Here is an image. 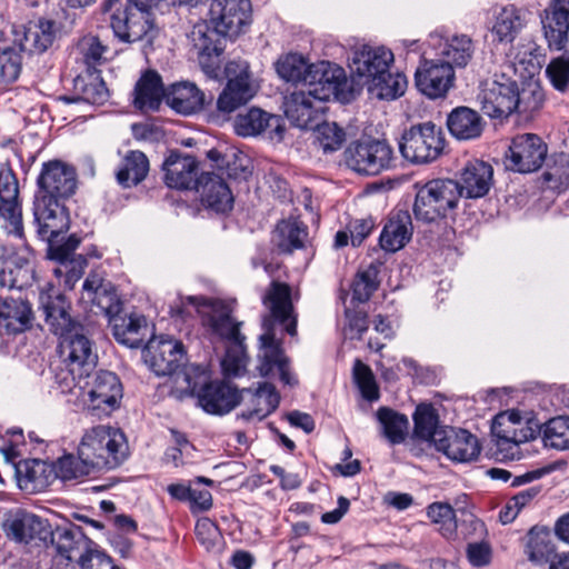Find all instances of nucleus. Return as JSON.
<instances>
[{
    "mask_svg": "<svg viewBox=\"0 0 569 569\" xmlns=\"http://www.w3.org/2000/svg\"><path fill=\"white\" fill-rule=\"evenodd\" d=\"M37 186L39 190L33 200V221L39 238L52 243L70 227L69 212L60 200L76 193L78 186L76 168L61 160L43 162L37 178Z\"/></svg>",
    "mask_w": 569,
    "mask_h": 569,
    "instance_id": "obj_1",
    "label": "nucleus"
},
{
    "mask_svg": "<svg viewBox=\"0 0 569 569\" xmlns=\"http://www.w3.org/2000/svg\"><path fill=\"white\" fill-rule=\"evenodd\" d=\"M262 302L269 313L263 316L262 330L259 337V372L268 377L274 368L278 369L282 383L293 387L298 379L291 373L289 359L284 356L281 341L276 338L274 327L282 325L291 337L297 335V317L293 316L291 289L287 283L272 281Z\"/></svg>",
    "mask_w": 569,
    "mask_h": 569,
    "instance_id": "obj_2",
    "label": "nucleus"
},
{
    "mask_svg": "<svg viewBox=\"0 0 569 569\" xmlns=\"http://www.w3.org/2000/svg\"><path fill=\"white\" fill-rule=\"evenodd\" d=\"M278 76L286 82L316 86L313 94L322 99H337L346 84L345 70L329 61L309 63L299 53H287L276 62Z\"/></svg>",
    "mask_w": 569,
    "mask_h": 569,
    "instance_id": "obj_3",
    "label": "nucleus"
},
{
    "mask_svg": "<svg viewBox=\"0 0 569 569\" xmlns=\"http://www.w3.org/2000/svg\"><path fill=\"white\" fill-rule=\"evenodd\" d=\"M200 0H127L110 16L114 37L124 43L142 40L153 28L151 9L164 11L176 6H194Z\"/></svg>",
    "mask_w": 569,
    "mask_h": 569,
    "instance_id": "obj_4",
    "label": "nucleus"
},
{
    "mask_svg": "<svg viewBox=\"0 0 569 569\" xmlns=\"http://www.w3.org/2000/svg\"><path fill=\"white\" fill-rule=\"evenodd\" d=\"M79 451L97 469H114L127 460L129 446L120 429L100 425L86 430Z\"/></svg>",
    "mask_w": 569,
    "mask_h": 569,
    "instance_id": "obj_5",
    "label": "nucleus"
},
{
    "mask_svg": "<svg viewBox=\"0 0 569 569\" xmlns=\"http://www.w3.org/2000/svg\"><path fill=\"white\" fill-rule=\"evenodd\" d=\"M417 189L412 211L417 221L432 223L455 211L460 199V189L452 179H433Z\"/></svg>",
    "mask_w": 569,
    "mask_h": 569,
    "instance_id": "obj_6",
    "label": "nucleus"
},
{
    "mask_svg": "<svg viewBox=\"0 0 569 569\" xmlns=\"http://www.w3.org/2000/svg\"><path fill=\"white\" fill-rule=\"evenodd\" d=\"M143 360L157 376H176V381L182 379L187 383V393H192L196 383L187 371L179 369L184 362L182 342L171 338H152L144 345Z\"/></svg>",
    "mask_w": 569,
    "mask_h": 569,
    "instance_id": "obj_7",
    "label": "nucleus"
},
{
    "mask_svg": "<svg viewBox=\"0 0 569 569\" xmlns=\"http://www.w3.org/2000/svg\"><path fill=\"white\" fill-rule=\"evenodd\" d=\"M343 156L346 166L360 176H377L393 166V150L385 140L368 138L353 141Z\"/></svg>",
    "mask_w": 569,
    "mask_h": 569,
    "instance_id": "obj_8",
    "label": "nucleus"
},
{
    "mask_svg": "<svg viewBox=\"0 0 569 569\" xmlns=\"http://www.w3.org/2000/svg\"><path fill=\"white\" fill-rule=\"evenodd\" d=\"M443 148V133L432 122L411 126L399 142L402 157L412 163L432 162L442 153Z\"/></svg>",
    "mask_w": 569,
    "mask_h": 569,
    "instance_id": "obj_9",
    "label": "nucleus"
},
{
    "mask_svg": "<svg viewBox=\"0 0 569 569\" xmlns=\"http://www.w3.org/2000/svg\"><path fill=\"white\" fill-rule=\"evenodd\" d=\"M519 80L501 69L478 97L481 111L490 118H507L517 109L515 103Z\"/></svg>",
    "mask_w": 569,
    "mask_h": 569,
    "instance_id": "obj_10",
    "label": "nucleus"
},
{
    "mask_svg": "<svg viewBox=\"0 0 569 569\" xmlns=\"http://www.w3.org/2000/svg\"><path fill=\"white\" fill-rule=\"evenodd\" d=\"M228 79L217 100V108L222 113H231L248 103L256 91L250 81L249 64L246 61H230L224 68Z\"/></svg>",
    "mask_w": 569,
    "mask_h": 569,
    "instance_id": "obj_11",
    "label": "nucleus"
},
{
    "mask_svg": "<svg viewBox=\"0 0 569 569\" xmlns=\"http://www.w3.org/2000/svg\"><path fill=\"white\" fill-rule=\"evenodd\" d=\"M547 143L535 133L517 134L509 146L506 167L515 172L530 173L539 170L547 157Z\"/></svg>",
    "mask_w": 569,
    "mask_h": 569,
    "instance_id": "obj_12",
    "label": "nucleus"
},
{
    "mask_svg": "<svg viewBox=\"0 0 569 569\" xmlns=\"http://www.w3.org/2000/svg\"><path fill=\"white\" fill-rule=\"evenodd\" d=\"M210 21L224 37L238 38L251 23L250 0H212Z\"/></svg>",
    "mask_w": 569,
    "mask_h": 569,
    "instance_id": "obj_13",
    "label": "nucleus"
},
{
    "mask_svg": "<svg viewBox=\"0 0 569 569\" xmlns=\"http://www.w3.org/2000/svg\"><path fill=\"white\" fill-rule=\"evenodd\" d=\"M122 395V385L118 376L110 371H100L88 391L86 408L96 418L108 417L119 408Z\"/></svg>",
    "mask_w": 569,
    "mask_h": 569,
    "instance_id": "obj_14",
    "label": "nucleus"
},
{
    "mask_svg": "<svg viewBox=\"0 0 569 569\" xmlns=\"http://www.w3.org/2000/svg\"><path fill=\"white\" fill-rule=\"evenodd\" d=\"M0 217L6 221L9 233L23 237L19 180L10 167L0 168Z\"/></svg>",
    "mask_w": 569,
    "mask_h": 569,
    "instance_id": "obj_15",
    "label": "nucleus"
},
{
    "mask_svg": "<svg viewBox=\"0 0 569 569\" xmlns=\"http://www.w3.org/2000/svg\"><path fill=\"white\" fill-rule=\"evenodd\" d=\"M214 26L197 23L190 32V40L199 56V62L206 73L217 76L224 51L226 39Z\"/></svg>",
    "mask_w": 569,
    "mask_h": 569,
    "instance_id": "obj_16",
    "label": "nucleus"
},
{
    "mask_svg": "<svg viewBox=\"0 0 569 569\" xmlns=\"http://www.w3.org/2000/svg\"><path fill=\"white\" fill-rule=\"evenodd\" d=\"M59 337L61 353L66 357L64 362L82 372H92L97 366L98 356L93 350L88 327L79 323L70 332Z\"/></svg>",
    "mask_w": 569,
    "mask_h": 569,
    "instance_id": "obj_17",
    "label": "nucleus"
},
{
    "mask_svg": "<svg viewBox=\"0 0 569 569\" xmlns=\"http://www.w3.org/2000/svg\"><path fill=\"white\" fill-rule=\"evenodd\" d=\"M39 310L49 330L58 337L80 323L71 316V302L53 286L40 291Z\"/></svg>",
    "mask_w": 569,
    "mask_h": 569,
    "instance_id": "obj_18",
    "label": "nucleus"
},
{
    "mask_svg": "<svg viewBox=\"0 0 569 569\" xmlns=\"http://www.w3.org/2000/svg\"><path fill=\"white\" fill-rule=\"evenodd\" d=\"M455 71L439 59H423L415 72V84L429 99L443 98L453 86Z\"/></svg>",
    "mask_w": 569,
    "mask_h": 569,
    "instance_id": "obj_19",
    "label": "nucleus"
},
{
    "mask_svg": "<svg viewBox=\"0 0 569 569\" xmlns=\"http://www.w3.org/2000/svg\"><path fill=\"white\" fill-rule=\"evenodd\" d=\"M232 383L224 380H213L204 383L198 391V405L210 415L223 416L234 409L242 399V392Z\"/></svg>",
    "mask_w": 569,
    "mask_h": 569,
    "instance_id": "obj_20",
    "label": "nucleus"
},
{
    "mask_svg": "<svg viewBox=\"0 0 569 569\" xmlns=\"http://www.w3.org/2000/svg\"><path fill=\"white\" fill-rule=\"evenodd\" d=\"M49 535L56 558L68 562L79 563L94 545L80 527L72 523L57 526L53 530H49Z\"/></svg>",
    "mask_w": 569,
    "mask_h": 569,
    "instance_id": "obj_21",
    "label": "nucleus"
},
{
    "mask_svg": "<svg viewBox=\"0 0 569 569\" xmlns=\"http://www.w3.org/2000/svg\"><path fill=\"white\" fill-rule=\"evenodd\" d=\"M201 307L207 309L203 316V325L213 335L231 343L244 342L246 337L240 332L242 323L232 317L231 305L219 299H209Z\"/></svg>",
    "mask_w": 569,
    "mask_h": 569,
    "instance_id": "obj_22",
    "label": "nucleus"
},
{
    "mask_svg": "<svg viewBox=\"0 0 569 569\" xmlns=\"http://www.w3.org/2000/svg\"><path fill=\"white\" fill-rule=\"evenodd\" d=\"M164 183L171 189H197L200 182L199 163L193 156L170 151L162 164Z\"/></svg>",
    "mask_w": 569,
    "mask_h": 569,
    "instance_id": "obj_23",
    "label": "nucleus"
},
{
    "mask_svg": "<svg viewBox=\"0 0 569 569\" xmlns=\"http://www.w3.org/2000/svg\"><path fill=\"white\" fill-rule=\"evenodd\" d=\"M393 62V53L385 47L362 46L355 51L351 69L362 86L375 77L385 74Z\"/></svg>",
    "mask_w": 569,
    "mask_h": 569,
    "instance_id": "obj_24",
    "label": "nucleus"
},
{
    "mask_svg": "<svg viewBox=\"0 0 569 569\" xmlns=\"http://www.w3.org/2000/svg\"><path fill=\"white\" fill-rule=\"evenodd\" d=\"M234 132L240 137H253L268 132L270 139H282L284 127L282 119L260 108H250L239 113L233 122Z\"/></svg>",
    "mask_w": 569,
    "mask_h": 569,
    "instance_id": "obj_25",
    "label": "nucleus"
},
{
    "mask_svg": "<svg viewBox=\"0 0 569 569\" xmlns=\"http://www.w3.org/2000/svg\"><path fill=\"white\" fill-rule=\"evenodd\" d=\"M435 447L449 459L458 462L476 460L481 452L478 438L466 429H447L441 438H437Z\"/></svg>",
    "mask_w": 569,
    "mask_h": 569,
    "instance_id": "obj_26",
    "label": "nucleus"
},
{
    "mask_svg": "<svg viewBox=\"0 0 569 569\" xmlns=\"http://www.w3.org/2000/svg\"><path fill=\"white\" fill-rule=\"evenodd\" d=\"M545 38L550 49L562 50L569 44V0H551L542 18Z\"/></svg>",
    "mask_w": 569,
    "mask_h": 569,
    "instance_id": "obj_27",
    "label": "nucleus"
},
{
    "mask_svg": "<svg viewBox=\"0 0 569 569\" xmlns=\"http://www.w3.org/2000/svg\"><path fill=\"white\" fill-rule=\"evenodd\" d=\"M315 88L309 86L307 90H296L284 97V114L296 127L307 128L321 110L320 103L330 100L313 94Z\"/></svg>",
    "mask_w": 569,
    "mask_h": 569,
    "instance_id": "obj_28",
    "label": "nucleus"
},
{
    "mask_svg": "<svg viewBox=\"0 0 569 569\" xmlns=\"http://www.w3.org/2000/svg\"><path fill=\"white\" fill-rule=\"evenodd\" d=\"M31 303L21 298L0 296V335L16 336L32 327Z\"/></svg>",
    "mask_w": 569,
    "mask_h": 569,
    "instance_id": "obj_29",
    "label": "nucleus"
},
{
    "mask_svg": "<svg viewBox=\"0 0 569 569\" xmlns=\"http://www.w3.org/2000/svg\"><path fill=\"white\" fill-rule=\"evenodd\" d=\"M82 291L83 299L97 306L109 322L119 316L121 302L111 282L104 281L98 273H90L82 284Z\"/></svg>",
    "mask_w": 569,
    "mask_h": 569,
    "instance_id": "obj_30",
    "label": "nucleus"
},
{
    "mask_svg": "<svg viewBox=\"0 0 569 569\" xmlns=\"http://www.w3.org/2000/svg\"><path fill=\"white\" fill-rule=\"evenodd\" d=\"M493 180L492 167L481 160L468 162L460 173V180L457 181L460 189V198L465 196L469 199H478L485 197Z\"/></svg>",
    "mask_w": 569,
    "mask_h": 569,
    "instance_id": "obj_31",
    "label": "nucleus"
},
{
    "mask_svg": "<svg viewBox=\"0 0 569 569\" xmlns=\"http://www.w3.org/2000/svg\"><path fill=\"white\" fill-rule=\"evenodd\" d=\"M203 206L216 212H227L233 207V196L226 180L216 172H203L196 189Z\"/></svg>",
    "mask_w": 569,
    "mask_h": 569,
    "instance_id": "obj_32",
    "label": "nucleus"
},
{
    "mask_svg": "<svg viewBox=\"0 0 569 569\" xmlns=\"http://www.w3.org/2000/svg\"><path fill=\"white\" fill-rule=\"evenodd\" d=\"M19 487L30 491H43L57 480L52 463L39 459L20 460L14 463Z\"/></svg>",
    "mask_w": 569,
    "mask_h": 569,
    "instance_id": "obj_33",
    "label": "nucleus"
},
{
    "mask_svg": "<svg viewBox=\"0 0 569 569\" xmlns=\"http://www.w3.org/2000/svg\"><path fill=\"white\" fill-rule=\"evenodd\" d=\"M7 536L17 541L28 543L34 539L46 540L49 535L48 522L26 511H18L3 523Z\"/></svg>",
    "mask_w": 569,
    "mask_h": 569,
    "instance_id": "obj_34",
    "label": "nucleus"
},
{
    "mask_svg": "<svg viewBox=\"0 0 569 569\" xmlns=\"http://www.w3.org/2000/svg\"><path fill=\"white\" fill-rule=\"evenodd\" d=\"M413 226L409 211L396 210L391 212L380 233V247L385 251L396 252L402 249L410 241Z\"/></svg>",
    "mask_w": 569,
    "mask_h": 569,
    "instance_id": "obj_35",
    "label": "nucleus"
},
{
    "mask_svg": "<svg viewBox=\"0 0 569 569\" xmlns=\"http://www.w3.org/2000/svg\"><path fill=\"white\" fill-rule=\"evenodd\" d=\"M57 34L56 21L44 18L30 21L22 27L23 38L19 40L20 50L31 54L43 53L53 44Z\"/></svg>",
    "mask_w": 569,
    "mask_h": 569,
    "instance_id": "obj_36",
    "label": "nucleus"
},
{
    "mask_svg": "<svg viewBox=\"0 0 569 569\" xmlns=\"http://www.w3.org/2000/svg\"><path fill=\"white\" fill-rule=\"evenodd\" d=\"M110 325L114 339L132 349L142 347L149 333L146 317L138 313L117 316L112 318Z\"/></svg>",
    "mask_w": 569,
    "mask_h": 569,
    "instance_id": "obj_37",
    "label": "nucleus"
},
{
    "mask_svg": "<svg viewBox=\"0 0 569 569\" xmlns=\"http://www.w3.org/2000/svg\"><path fill=\"white\" fill-rule=\"evenodd\" d=\"M166 102L176 112L188 116L202 109L204 94L192 82H178L167 90Z\"/></svg>",
    "mask_w": 569,
    "mask_h": 569,
    "instance_id": "obj_38",
    "label": "nucleus"
},
{
    "mask_svg": "<svg viewBox=\"0 0 569 569\" xmlns=\"http://www.w3.org/2000/svg\"><path fill=\"white\" fill-rule=\"evenodd\" d=\"M485 122L471 108L457 107L447 118L449 132L459 140H471L481 136Z\"/></svg>",
    "mask_w": 569,
    "mask_h": 569,
    "instance_id": "obj_39",
    "label": "nucleus"
},
{
    "mask_svg": "<svg viewBox=\"0 0 569 569\" xmlns=\"http://www.w3.org/2000/svg\"><path fill=\"white\" fill-rule=\"evenodd\" d=\"M166 93L160 74L148 70L136 83L134 106L140 110H157Z\"/></svg>",
    "mask_w": 569,
    "mask_h": 569,
    "instance_id": "obj_40",
    "label": "nucleus"
},
{
    "mask_svg": "<svg viewBox=\"0 0 569 569\" xmlns=\"http://www.w3.org/2000/svg\"><path fill=\"white\" fill-rule=\"evenodd\" d=\"M308 228L298 220H281L277 223L272 241L280 253H292L305 248Z\"/></svg>",
    "mask_w": 569,
    "mask_h": 569,
    "instance_id": "obj_41",
    "label": "nucleus"
},
{
    "mask_svg": "<svg viewBox=\"0 0 569 569\" xmlns=\"http://www.w3.org/2000/svg\"><path fill=\"white\" fill-rule=\"evenodd\" d=\"M149 172V160L139 150H131L122 158L116 172L117 182L122 188H131L142 182Z\"/></svg>",
    "mask_w": 569,
    "mask_h": 569,
    "instance_id": "obj_42",
    "label": "nucleus"
},
{
    "mask_svg": "<svg viewBox=\"0 0 569 569\" xmlns=\"http://www.w3.org/2000/svg\"><path fill=\"white\" fill-rule=\"evenodd\" d=\"M476 46L471 37L467 34H453L447 38L440 46L439 54L443 63H449L453 69L465 68L471 61Z\"/></svg>",
    "mask_w": 569,
    "mask_h": 569,
    "instance_id": "obj_43",
    "label": "nucleus"
},
{
    "mask_svg": "<svg viewBox=\"0 0 569 569\" xmlns=\"http://www.w3.org/2000/svg\"><path fill=\"white\" fill-rule=\"evenodd\" d=\"M413 436L423 441L437 445L447 428L439 427V415L431 403H420L413 412Z\"/></svg>",
    "mask_w": 569,
    "mask_h": 569,
    "instance_id": "obj_44",
    "label": "nucleus"
},
{
    "mask_svg": "<svg viewBox=\"0 0 569 569\" xmlns=\"http://www.w3.org/2000/svg\"><path fill=\"white\" fill-rule=\"evenodd\" d=\"M515 417L517 411L502 412L495 417L491 432L496 437L499 452L503 458L515 459L516 452V431Z\"/></svg>",
    "mask_w": 569,
    "mask_h": 569,
    "instance_id": "obj_45",
    "label": "nucleus"
},
{
    "mask_svg": "<svg viewBox=\"0 0 569 569\" xmlns=\"http://www.w3.org/2000/svg\"><path fill=\"white\" fill-rule=\"evenodd\" d=\"M537 51L538 48L535 42H521L517 47L513 61L503 64L501 69L512 77H516L518 80L527 76L532 77L540 69L539 54Z\"/></svg>",
    "mask_w": 569,
    "mask_h": 569,
    "instance_id": "obj_46",
    "label": "nucleus"
},
{
    "mask_svg": "<svg viewBox=\"0 0 569 569\" xmlns=\"http://www.w3.org/2000/svg\"><path fill=\"white\" fill-rule=\"evenodd\" d=\"M280 396L274 386L269 382H262L252 393V408L241 412L240 417L244 420H262L272 413L279 406Z\"/></svg>",
    "mask_w": 569,
    "mask_h": 569,
    "instance_id": "obj_47",
    "label": "nucleus"
},
{
    "mask_svg": "<svg viewBox=\"0 0 569 569\" xmlns=\"http://www.w3.org/2000/svg\"><path fill=\"white\" fill-rule=\"evenodd\" d=\"M407 84L403 73H391L388 70L385 74L375 77L366 87L370 94L380 100H395L405 93Z\"/></svg>",
    "mask_w": 569,
    "mask_h": 569,
    "instance_id": "obj_48",
    "label": "nucleus"
},
{
    "mask_svg": "<svg viewBox=\"0 0 569 569\" xmlns=\"http://www.w3.org/2000/svg\"><path fill=\"white\" fill-rule=\"evenodd\" d=\"M377 419L381 425L383 437L391 445H399L405 441L409 426L407 416L390 408L381 407L377 410Z\"/></svg>",
    "mask_w": 569,
    "mask_h": 569,
    "instance_id": "obj_49",
    "label": "nucleus"
},
{
    "mask_svg": "<svg viewBox=\"0 0 569 569\" xmlns=\"http://www.w3.org/2000/svg\"><path fill=\"white\" fill-rule=\"evenodd\" d=\"M57 479L62 481L76 480L88 476L97 469L93 462L87 460L78 450V455L67 453L52 462Z\"/></svg>",
    "mask_w": 569,
    "mask_h": 569,
    "instance_id": "obj_50",
    "label": "nucleus"
},
{
    "mask_svg": "<svg viewBox=\"0 0 569 569\" xmlns=\"http://www.w3.org/2000/svg\"><path fill=\"white\" fill-rule=\"evenodd\" d=\"M21 72V57L16 48L0 31V84L14 82Z\"/></svg>",
    "mask_w": 569,
    "mask_h": 569,
    "instance_id": "obj_51",
    "label": "nucleus"
},
{
    "mask_svg": "<svg viewBox=\"0 0 569 569\" xmlns=\"http://www.w3.org/2000/svg\"><path fill=\"white\" fill-rule=\"evenodd\" d=\"M522 28L521 18L513 6L503 8L496 17L492 34L499 42H512Z\"/></svg>",
    "mask_w": 569,
    "mask_h": 569,
    "instance_id": "obj_52",
    "label": "nucleus"
},
{
    "mask_svg": "<svg viewBox=\"0 0 569 569\" xmlns=\"http://www.w3.org/2000/svg\"><path fill=\"white\" fill-rule=\"evenodd\" d=\"M196 537L199 543L211 555H220L224 547V538L216 522L209 518H201L197 521L194 528Z\"/></svg>",
    "mask_w": 569,
    "mask_h": 569,
    "instance_id": "obj_53",
    "label": "nucleus"
},
{
    "mask_svg": "<svg viewBox=\"0 0 569 569\" xmlns=\"http://www.w3.org/2000/svg\"><path fill=\"white\" fill-rule=\"evenodd\" d=\"M80 91L76 97H63L62 99L68 103L83 101L90 104H103L109 98V91L104 81L99 77H92L88 82L77 80L76 88Z\"/></svg>",
    "mask_w": 569,
    "mask_h": 569,
    "instance_id": "obj_54",
    "label": "nucleus"
},
{
    "mask_svg": "<svg viewBox=\"0 0 569 569\" xmlns=\"http://www.w3.org/2000/svg\"><path fill=\"white\" fill-rule=\"evenodd\" d=\"M429 519L440 526L441 535L447 539H453L457 535L459 523L456 519L453 508L447 502H433L427 508Z\"/></svg>",
    "mask_w": 569,
    "mask_h": 569,
    "instance_id": "obj_55",
    "label": "nucleus"
},
{
    "mask_svg": "<svg viewBox=\"0 0 569 569\" xmlns=\"http://www.w3.org/2000/svg\"><path fill=\"white\" fill-rule=\"evenodd\" d=\"M543 443L557 450L569 449V417H555L543 429Z\"/></svg>",
    "mask_w": 569,
    "mask_h": 569,
    "instance_id": "obj_56",
    "label": "nucleus"
},
{
    "mask_svg": "<svg viewBox=\"0 0 569 569\" xmlns=\"http://www.w3.org/2000/svg\"><path fill=\"white\" fill-rule=\"evenodd\" d=\"M527 553L528 558L533 562L548 561L550 563V557H553L556 553L549 533L531 529L528 535Z\"/></svg>",
    "mask_w": 569,
    "mask_h": 569,
    "instance_id": "obj_57",
    "label": "nucleus"
},
{
    "mask_svg": "<svg viewBox=\"0 0 569 569\" xmlns=\"http://www.w3.org/2000/svg\"><path fill=\"white\" fill-rule=\"evenodd\" d=\"M378 268L370 264L367 269L359 271L352 282V300L367 302L378 289Z\"/></svg>",
    "mask_w": 569,
    "mask_h": 569,
    "instance_id": "obj_58",
    "label": "nucleus"
},
{
    "mask_svg": "<svg viewBox=\"0 0 569 569\" xmlns=\"http://www.w3.org/2000/svg\"><path fill=\"white\" fill-rule=\"evenodd\" d=\"M543 102V92L541 88L536 83H528L521 89L517 84V93L515 103L517 109L515 112L520 114L530 116L539 110Z\"/></svg>",
    "mask_w": 569,
    "mask_h": 569,
    "instance_id": "obj_59",
    "label": "nucleus"
},
{
    "mask_svg": "<svg viewBox=\"0 0 569 569\" xmlns=\"http://www.w3.org/2000/svg\"><path fill=\"white\" fill-rule=\"evenodd\" d=\"M316 138L325 153L333 152L341 148L346 140V133L335 122H323L317 127Z\"/></svg>",
    "mask_w": 569,
    "mask_h": 569,
    "instance_id": "obj_60",
    "label": "nucleus"
},
{
    "mask_svg": "<svg viewBox=\"0 0 569 569\" xmlns=\"http://www.w3.org/2000/svg\"><path fill=\"white\" fill-rule=\"evenodd\" d=\"M353 379L360 389L362 397L372 402L379 399V388L369 366L357 359L353 363Z\"/></svg>",
    "mask_w": 569,
    "mask_h": 569,
    "instance_id": "obj_61",
    "label": "nucleus"
},
{
    "mask_svg": "<svg viewBox=\"0 0 569 569\" xmlns=\"http://www.w3.org/2000/svg\"><path fill=\"white\" fill-rule=\"evenodd\" d=\"M232 345L233 347L227 350L221 361L223 373L227 377L241 376L247 366L244 342H234Z\"/></svg>",
    "mask_w": 569,
    "mask_h": 569,
    "instance_id": "obj_62",
    "label": "nucleus"
},
{
    "mask_svg": "<svg viewBox=\"0 0 569 569\" xmlns=\"http://www.w3.org/2000/svg\"><path fill=\"white\" fill-rule=\"evenodd\" d=\"M515 425H517L516 431V452L519 455V445L525 443L531 440H535L538 436H540L542 430L541 422L535 418L533 416L522 417L519 411H517V417H515Z\"/></svg>",
    "mask_w": 569,
    "mask_h": 569,
    "instance_id": "obj_63",
    "label": "nucleus"
},
{
    "mask_svg": "<svg viewBox=\"0 0 569 569\" xmlns=\"http://www.w3.org/2000/svg\"><path fill=\"white\" fill-rule=\"evenodd\" d=\"M32 270L23 269L22 267H9L7 262L0 257V288L8 289H22L29 283Z\"/></svg>",
    "mask_w": 569,
    "mask_h": 569,
    "instance_id": "obj_64",
    "label": "nucleus"
}]
</instances>
